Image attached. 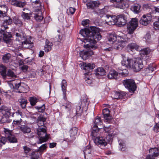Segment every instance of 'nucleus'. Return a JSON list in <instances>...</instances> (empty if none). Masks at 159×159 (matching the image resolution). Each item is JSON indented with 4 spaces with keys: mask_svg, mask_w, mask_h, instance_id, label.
I'll return each instance as SVG.
<instances>
[{
    "mask_svg": "<svg viewBox=\"0 0 159 159\" xmlns=\"http://www.w3.org/2000/svg\"><path fill=\"white\" fill-rule=\"evenodd\" d=\"M80 33L85 38L84 40L85 43L84 45V48L93 49H95L98 48L96 46L97 41L100 40L102 38L98 28L95 26L90 27V29L85 28L81 29Z\"/></svg>",
    "mask_w": 159,
    "mask_h": 159,
    "instance_id": "obj_1",
    "label": "nucleus"
},
{
    "mask_svg": "<svg viewBox=\"0 0 159 159\" xmlns=\"http://www.w3.org/2000/svg\"><path fill=\"white\" fill-rule=\"evenodd\" d=\"M122 56L125 57L123 55ZM121 64L122 66L126 67L132 68L135 72L139 71L143 67L142 60L140 58L133 59L124 57L121 61Z\"/></svg>",
    "mask_w": 159,
    "mask_h": 159,
    "instance_id": "obj_2",
    "label": "nucleus"
},
{
    "mask_svg": "<svg viewBox=\"0 0 159 159\" xmlns=\"http://www.w3.org/2000/svg\"><path fill=\"white\" fill-rule=\"evenodd\" d=\"M37 134L39 137L38 144H41L46 142L50 138V134H47L46 132V127H38L37 129Z\"/></svg>",
    "mask_w": 159,
    "mask_h": 159,
    "instance_id": "obj_3",
    "label": "nucleus"
},
{
    "mask_svg": "<svg viewBox=\"0 0 159 159\" xmlns=\"http://www.w3.org/2000/svg\"><path fill=\"white\" fill-rule=\"evenodd\" d=\"M8 28L7 26L3 24L1 26L0 30V37L3 38L4 41L6 43H9L11 42V39L10 38L11 37V35L10 33L5 32V30ZM1 38H0V40Z\"/></svg>",
    "mask_w": 159,
    "mask_h": 159,
    "instance_id": "obj_4",
    "label": "nucleus"
},
{
    "mask_svg": "<svg viewBox=\"0 0 159 159\" xmlns=\"http://www.w3.org/2000/svg\"><path fill=\"white\" fill-rule=\"evenodd\" d=\"M14 89L18 90L19 93H26L28 90L29 87L24 83L19 82V80L14 81L12 83Z\"/></svg>",
    "mask_w": 159,
    "mask_h": 159,
    "instance_id": "obj_5",
    "label": "nucleus"
},
{
    "mask_svg": "<svg viewBox=\"0 0 159 159\" xmlns=\"http://www.w3.org/2000/svg\"><path fill=\"white\" fill-rule=\"evenodd\" d=\"M123 83L125 87L127 88L130 92L134 93L136 90L137 86L134 80L127 79L124 80Z\"/></svg>",
    "mask_w": 159,
    "mask_h": 159,
    "instance_id": "obj_6",
    "label": "nucleus"
},
{
    "mask_svg": "<svg viewBox=\"0 0 159 159\" xmlns=\"http://www.w3.org/2000/svg\"><path fill=\"white\" fill-rule=\"evenodd\" d=\"M102 123V122L100 117H98L96 119L91 130V135L92 136H96L99 134V129L102 128H98V126H101Z\"/></svg>",
    "mask_w": 159,
    "mask_h": 159,
    "instance_id": "obj_7",
    "label": "nucleus"
},
{
    "mask_svg": "<svg viewBox=\"0 0 159 159\" xmlns=\"http://www.w3.org/2000/svg\"><path fill=\"white\" fill-rule=\"evenodd\" d=\"M138 25V20L136 18H132L127 24V27L128 30V33L131 34L137 28Z\"/></svg>",
    "mask_w": 159,
    "mask_h": 159,
    "instance_id": "obj_8",
    "label": "nucleus"
},
{
    "mask_svg": "<svg viewBox=\"0 0 159 159\" xmlns=\"http://www.w3.org/2000/svg\"><path fill=\"white\" fill-rule=\"evenodd\" d=\"M15 35L16 37V43L18 46V44L22 41L26 39V35L23 30L20 28L18 29V30L15 32Z\"/></svg>",
    "mask_w": 159,
    "mask_h": 159,
    "instance_id": "obj_9",
    "label": "nucleus"
},
{
    "mask_svg": "<svg viewBox=\"0 0 159 159\" xmlns=\"http://www.w3.org/2000/svg\"><path fill=\"white\" fill-rule=\"evenodd\" d=\"M99 133L98 136L93 137V138L94 139V141L95 143L98 146L101 147L106 146L108 143L107 139L103 137H99Z\"/></svg>",
    "mask_w": 159,
    "mask_h": 159,
    "instance_id": "obj_10",
    "label": "nucleus"
},
{
    "mask_svg": "<svg viewBox=\"0 0 159 159\" xmlns=\"http://www.w3.org/2000/svg\"><path fill=\"white\" fill-rule=\"evenodd\" d=\"M19 48H23L25 49H30L34 46L33 43L29 39H26L23 41H21L18 44Z\"/></svg>",
    "mask_w": 159,
    "mask_h": 159,
    "instance_id": "obj_11",
    "label": "nucleus"
},
{
    "mask_svg": "<svg viewBox=\"0 0 159 159\" xmlns=\"http://www.w3.org/2000/svg\"><path fill=\"white\" fill-rule=\"evenodd\" d=\"M149 154L146 157V159H155L153 157H157L159 155V147L150 148L149 150Z\"/></svg>",
    "mask_w": 159,
    "mask_h": 159,
    "instance_id": "obj_12",
    "label": "nucleus"
},
{
    "mask_svg": "<svg viewBox=\"0 0 159 159\" xmlns=\"http://www.w3.org/2000/svg\"><path fill=\"white\" fill-rule=\"evenodd\" d=\"M127 43V42L126 40L123 38H121L120 40L116 42V43L114 45L113 48L116 49L121 50L125 46Z\"/></svg>",
    "mask_w": 159,
    "mask_h": 159,
    "instance_id": "obj_13",
    "label": "nucleus"
},
{
    "mask_svg": "<svg viewBox=\"0 0 159 159\" xmlns=\"http://www.w3.org/2000/svg\"><path fill=\"white\" fill-rule=\"evenodd\" d=\"M5 136L8 138V140L11 143H15L17 142V139L12 132L9 130L5 129Z\"/></svg>",
    "mask_w": 159,
    "mask_h": 159,
    "instance_id": "obj_14",
    "label": "nucleus"
},
{
    "mask_svg": "<svg viewBox=\"0 0 159 159\" xmlns=\"http://www.w3.org/2000/svg\"><path fill=\"white\" fill-rule=\"evenodd\" d=\"M125 0H110V2L113 3H116L115 6L116 8L120 9H124L126 7L125 3L124 2Z\"/></svg>",
    "mask_w": 159,
    "mask_h": 159,
    "instance_id": "obj_15",
    "label": "nucleus"
},
{
    "mask_svg": "<svg viewBox=\"0 0 159 159\" xmlns=\"http://www.w3.org/2000/svg\"><path fill=\"white\" fill-rule=\"evenodd\" d=\"M126 20L125 15L121 14L116 16V23L119 26H123L126 23Z\"/></svg>",
    "mask_w": 159,
    "mask_h": 159,
    "instance_id": "obj_16",
    "label": "nucleus"
},
{
    "mask_svg": "<svg viewBox=\"0 0 159 159\" xmlns=\"http://www.w3.org/2000/svg\"><path fill=\"white\" fill-rule=\"evenodd\" d=\"M46 117H45L43 115L41 114L38 117L36 120V122L39 127H46L44 125V122L46 120Z\"/></svg>",
    "mask_w": 159,
    "mask_h": 159,
    "instance_id": "obj_17",
    "label": "nucleus"
},
{
    "mask_svg": "<svg viewBox=\"0 0 159 159\" xmlns=\"http://www.w3.org/2000/svg\"><path fill=\"white\" fill-rule=\"evenodd\" d=\"M110 111L107 108H105L102 110V114L103 115L104 121L106 122H110L112 119V118L110 115Z\"/></svg>",
    "mask_w": 159,
    "mask_h": 159,
    "instance_id": "obj_18",
    "label": "nucleus"
},
{
    "mask_svg": "<svg viewBox=\"0 0 159 159\" xmlns=\"http://www.w3.org/2000/svg\"><path fill=\"white\" fill-rule=\"evenodd\" d=\"M80 54V57L83 59L85 60L87 57L93 55V52L90 49H88L86 50H85L81 51Z\"/></svg>",
    "mask_w": 159,
    "mask_h": 159,
    "instance_id": "obj_19",
    "label": "nucleus"
},
{
    "mask_svg": "<svg viewBox=\"0 0 159 159\" xmlns=\"http://www.w3.org/2000/svg\"><path fill=\"white\" fill-rule=\"evenodd\" d=\"M126 94V92L123 91H114L112 94V98L113 99H122L124 98Z\"/></svg>",
    "mask_w": 159,
    "mask_h": 159,
    "instance_id": "obj_20",
    "label": "nucleus"
},
{
    "mask_svg": "<svg viewBox=\"0 0 159 159\" xmlns=\"http://www.w3.org/2000/svg\"><path fill=\"white\" fill-rule=\"evenodd\" d=\"M80 104L82 105V107L84 108L85 110L87 109L89 102L88 101V98L86 94H84L81 97Z\"/></svg>",
    "mask_w": 159,
    "mask_h": 159,
    "instance_id": "obj_21",
    "label": "nucleus"
},
{
    "mask_svg": "<svg viewBox=\"0 0 159 159\" xmlns=\"http://www.w3.org/2000/svg\"><path fill=\"white\" fill-rule=\"evenodd\" d=\"M106 17L107 19L106 21L108 25H114L116 23V16H111L110 15H106Z\"/></svg>",
    "mask_w": 159,
    "mask_h": 159,
    "instance_id": "obj_22",
    "label": "nucleus"
},
{
    "mask_svg": "<svg viewBox=\"0 0 159 159\" xmlns=\"http://www.w3.org/2000/svg\"><path fill=\"white\" fill-rule=\"evenodd\" d=\"M151 18L148 16L143 15L139 21L140 23L143 25H147L150 22Z\"/></svg>",
    "mask_w": 159,
    "mask_h": 159,
    "instance_id": "obj_23",
    "label": "nucleus"
},
{
    "mask_svg": "<svg viewBox=\"0 0 159 159\" xmlns=\"http://www.w3.org/2000/svg\"><path fill=\"white\" fill-rule=\"evenodd\" d=\"M139 46L136 43H131L129 44L126 48L128 51L133 52L135 50L139 51Z\"/></svg>",
    "mask_w": 159,
    "mask_h": 159,
    "instance_id": "obj_24",
    "label": "nucleus"
},
{
    "mask_svg": "<svg viewBox=\"0 0 159 159\" xmlns=\"http://www.w3.org/2000/svg\"><path fill=\"white\" fill-rule=\"evenodd\" d=\"M61 90L63 92V98L65 100H66L67 98L66 96V88L67 85V82L65 80H63L61 84Z\"/></svg>",
    "mask_w": 159,
    "mask_h": 159,
    "instance_id": "obj_25",
    "label": "nucleus"
},
{
    "mask_svg": "<svg viewBox=\"0 0 159 159\" xmlns=\"http://www.w3.org/2000/svg\"><path fill=\"white\" fill-rule=\"evenodd\" d=\"M33 14V17L37 21H40L43 19V17L42 16V11L40 9L36 10L35 12Z\"/></svg>",
    "mask_w": 159,
    "mask_h": 159,
    "instance_id": "obj_26",
    "label": "nucleus"
},
{
    "mask_svg": "<svg viewBox=\"0 0 159 159\" xmlns=\"http://www.w3.org/2000/svg\"><path fill=\"white\" fill-rule=\"evenodd\" d=\"M100 4L99 1H96L88 2L86 4V5L88 8L93 9L95 7H98Z\"/></svg>",
    "mask_w": 159,
    "mask_h": 159,
    "instance_id": "obj_27",
    "label": "nucleus"
},
{
    "mask_svg": "<svg viewBox=\"0 0 159 159\" xmlns=\"http://www.w3.org/2000/svg\"><path fill=\"white\" fill-rule=\"evenodd\" d=\"M84 111H86V110H85L84 108L82 107V105H81L80 103L79 105L76 106V115L77 116H80Z\"/></svg>",
    "mask_w": 159,
    "mask_h": 159,
    "instance_id": "obj_28",
    "label": "nucleus"
},
{
    "mask_svg": "<svg viewBox=\"0 0 159 159\" xmlns=\"http://www.w3.org/2000/svg\"><path fill=\"white\" fill-rule=\"evenodd\" d=\"M83 66L84 69L87 72L90 71L91 70H93L95 67V65L93 64H91L90 63H83Z\"/></svg>",
    "mask_w": 159,
    "mask_h": 159,
    "instance_id": "obj_29",
    "label": "nucleus"
},
{
    "mask_svg": "<svg viewBox=\"0 0 159 159\" xmlns=\"http://www.w3.org/2000/svg\"><path fill=\"white\" fill-rule=\"evenodd\" d=\"M11 4L15 6L20 7H23L25 5V3L19 1L17 0H12L11 2Z\"/></svg>",
    "mask_w": 159,
    "mask_h": 159,
    "instance_id": "obj_30",
    "label": "nucleus"
},
{
    "mask_svg": "<svg viewBox=\"0 0 159 159\" xmlns=\"http://www.w3.org/2000/svg\"><path fill=\"white\" fill-rule=\"evenodd\" d=\"M18 129L24 134L29 133L31 132L30 128L26 125H20Z\"/></svg>",
    "mask_w": 159,
    "mask_h": 159,
    "instance_id": "obj_31",
    "label": "nucleus"
},
{
    "mask_svg": "<svg viewBox=\"0 0 159 159\" xmlns=\"http://www.w3.org/2000/svg\"><path fill=\"white\" fill-rule=\"evenodd\" d=\"M116 35L115 34H110L108 38V43L113 44L114 42H116Z\"/></svg>",
    "mask_w": 159,
    "mask_h": 159,
    "instance_id": "obj_32",
    "label": "nucleus"
},
{
    "mask_svg": "<svg viewBox=\"0 0 159 159\" xmlns=\"http://www.w3.org/2000/svg\"><path fill=\"white\" fill-rule=\"evenodd\" d=\"M118 73L115 70H111L107 75L108 78L109 79H116L117 78Z\"/></svg>",
    "mask_w": 159,
    "mask_h": 159,
    "instance_id": "obj_33",
    "label": "nucleus"
},
{
    "mask_svg": "<svg viewBox=\"0 0 159 159\" xmlns=\"http://www.w3.org/2000/svg\"><path fill=\"white\" fill-rule=\"evenodd\" d=\"M5 79H9V78H17V76L16 75L13 70L11 69L8 70L6 74Z\"/></svg>",
    "mask_w": 159,
    "mask_h": 159,
    "instance_id": "obj_34",
    "label": "nucleus"
},
{
    "mask_svg": "<svg viewBox=\"0 0 159 159\" xmlns=\"http://www.w3.org/2000/svg\"><path fill=\"white\" fill-rule=\"evenodd\" d=\"M141 6L139 4L135 3L133 4L131 7V10L134 13H138L140 11Z\"/></svg>",
    "mask_w": 159,
    "mask_h": 159,
    "instance_id": "obj_35",
    "label": "nucleus"
},
{
    "mask_svg": "<svg viewBox=\"0 0 159 159\" xmlns=\"http://www.w3.org/2000/svg\"><path fill=\"white\" fill-rule=\"evenodd\" d=\"M155 69V65L154 64H150L148 66V67L144 70L146 74L148 75L149 73H152Z\"/></svg>",
    "mask_w": 159,
    "mask_h": 159,
    "instance_id": "obj_36",
    "label": "nucleus"
},
{
    "mask_svg": "<svg viewBox=\"0 0 159 159\" xmlns=\"http://www.w3.org/2000/svg\"><path fill=\"white\" fill-rule=\"evenodd\" d=\"M6 69L7 67L5 66L2 65H0V74L4 79L6 77Z\"/></svg>",
    "mask_w": 159,
    "mask_h": 159,
    "instance_id": "obj_37",
    "label": "nucleus"
},
{
    "mask_svg": "<svg viewBox=\"0 0 159 159\" xmlns=\"http://www.w3.org/2000/svg\"><path fill=\"white\" fill-rule=\"evenodd\" d=\"M53 44L50 42L48 40H46V44L44 46V50L45 52H48L50 51L52 47Z\"/></svg>",
    "mask_w": 159,
    "mask_h": 159,
    "instance_id": "obj_38",
    "label": "nucleus"
},
{
    "mask_svg": "<svg viewBox=\"0 0 159 159\" xmlns=\"http://www.w3.org/2000/svg\"><path fill=\"white\" fill-rule=\"evenodd\" d=\"M139 51H140V53L141 55H147L149 54L151 51V50L148 48H144L141 50L139 49Z\"/></svg>",
    "mask_w": 159,
    "mask_h": 159,
    "instance_id": "obj_39",
    "label": "nucleus"
},
{
    "mask_svg": "<svg viewBox=\"0 0 159 159\" xmlns=\"http://www.w3.org/2000/svg\"><path fill=\"white\" fill-rule=\"evenodd\" d=\"M18 102L19 103L22 108H25L26 107L27 101L26 99L21 98L18 100Z\"/></svg>",
    "mask_w": 159,
    "mask_h": 159,
    "instance_id": "obj_40",
    "label": "nucleus"
},
{
    "mask_svg": "<svg viewBox=\"0 0 159 159\" xmlns=\"http://www.w3.org/2000/svg\"><path fill=\"white\" fill-rule=\"evenodd\" d=\"M10 110L8 109L7 107L2 106L0 109V111L2 112L3 114L7 115V116L10 115Z\"/></svg>",
    "mask_w": 159,
    "mask_h": 159,
    "instance_id": "obj_41",
    "label": "nucleus"
},
{
    "mask_svg": "<svg viewBox=\"0 0 159 159\" xmlns=\"http://www.w3.org/2000/svg\"><path fill=\"white\" fill-rule=\"evenodd\" d=\"M96 75H103L105 74V71L102 68L99 67L95 71Z\"/></svg>",
    "mask_w": 159,
    "mask_h": 159,
    "instance_id": "obj_42",
    "label": "nucleus"
},
{
    "mask_svg": "<svg viewBox=\"0 0 159 159\" xmlns=\"http://www.w3.org/2000/svg\"><path fill=\"white\" fill-rule=\"evenodd\" d=\"M29 101L31 106H33L36 105L38 101V99L35 97H30L29 98Z\"/></svg>",
    "mask_w": 159,
    "mask_h": 159,
    "instance_id": "obj_43",
    "label": "nucleus"
},
{
    "mask_svg": "<svg viewBox=\"0 0 159 159\" xmlns=\"http://www.w3.org/2000/svg\"><path fill=\"white\" fill-rule=\"evenodd\" d=\"M8 138L2 136L0 135V147H1L2 145H4L7 142Z\"/></svg>",
    "mask_w": 159,
    "mask_h": 159,
    "instance_id": "obj_44",
    "label": "nucleus"
},
{
    "mask_svg": "<svg viewBox=\"0 0 159 159\" xmlns=\"http://www.w3.org/2000/svg\"><path fill=\"white\" fill-rule=\"evenodd\" d=\"M78 129L76 127H73L70 129L69 131L70 137H72L76 135Z\"/></svg>",
    "mask_w": 159,
    "mask_h": 159,
    "instance_id": "obj_45",
    "label": "nucleus"
},
{
    "mask_svg": "<svg viewBox=\"0 0 159 159\" xmlns=\"http://www.w3.org/2000/svg\"><path fill=\"white\" fill-rule=\"evenodd\" d=\"M13 21L15 24L19 26L22 25V23L21 20L17 17H14L13 18Z\"/></svg>",
    "mask_w": 159,
    "mask_h": 159,
    "instance_id": "obj_46",
    "label": "nucleus"
},
{
    "mask_svg": "<svg viewBox=\"0 0 159 159\" xmlns=\"http://www.w3.org/2000/svg\"><path fill=\"white\" fill-rule=\"evenodd\" d=\"M63 106L65 107L66 109L68 111H70L72 108L71 103L68 101H67Z\"/></svg>",
    "mask_w": 159,
    "mask_h": 159,
    "instance_id": "obj_47",
    "label": "nucleus"
},
{
    "mask_svg": "<svg viewBox=\"0 0 159 159\" xmlns=\"http://www.w3.org/2000/svg\"><path fill=\"white\" fill-rule=\"evenodd\" d=\"M11 55L9 53H7L4 55L2 59L5 63H7Z\"/></svg>",
    "mask_w": 159,
    "mask_h": 159,
    "instance_id": "obj_48",
    "label": "nucleus"
},
{
    "mask_svg": "<svg viewBox=\"0 0 159 159\" xmlns=\"http://www.w3.org/2000/svg\"><path fill=\"white\" fill-rule=\"evenodd\" d=\"M21 16L22 18L25 20H29L30 19V15L28 13H26L24 12H22Z\"/></svg>",
    "mask_w": 159,
    "mask_h": 159,
    "instance_id": "obj_49",
    "label": "nucleus"
},
{
    "mask_svg": "<svg viewBox=\"0 0 159 159\" xmlns=\"http://www.w3.org/2000/svg\"><path fill=\"white\" fill-rule=\"evenodd\" d=\"M35 107L39 112H43L45 109V105L44 104L41 107L36 106Z\"/></svg>",
    "mask_w": 159,
    "mask_h": 159,
    "instance_id": "obj_50",
    "label": "nucleus"
},
{
    "mask_svg": "<svg viewBox=\"0 0 159 159\" xmlns=\"http://www.w3.org/2000/svg\"><path fill=\"white\" fill-rule=\"evenodd\" d=\"M12 22V19L9 17L8 19H7L4 21L3 22V24H5L7 26V25H11Z\"/></svg>",
    "mask_w": 159,
    "mask_h": 159,
    "instance_id": "obj_51",
    "label": "nucleus"
},
{
    "mask_svg": "<svg viewBox=\"0 0 159 159\" xmlns=\"http://www.w3.org/2000/svg\"><path fill=\"white\" fill-rule=\"evenodd\" d=\"M20 68L23 72H26L28 70V66L27 65L24 64L21 66H20Z\"/></svg>",
    "mask_w": 159,
    "mask_h": 159,
    "instance_id": "obj_52",
    "label": "nucleus"
},
{
    "mask_svg": "<svg viewBox=\"0 0 159 159\" xmlns=\"http://www.w3.org/2000/svg\"><path fill=\"white\" fill-rule=\"evenodd\" d=\"M90 20L88 19L84 20L82 21V25L84 26L88 27L89 26Z\"/></svg>",
    "mask_w": 159,
    "mask_h": 159,
    "instance_id": "obj_53",
    "label": "nucleus"
},
{
    "mask_svg": "<svg viewBox=\"0 0 159 159\" xmlns=\"http://www.w3.org/2000/svg\"><path fill=\"white\" fill-rule=\"evenodd\" d=\"M47 147L46 144H44L42 145L39 148V151L40 152H42L44 150L46 149Z\"/></svg>",
    "mask_w": 159,
    "mask_h": 159,
    "instance_id": "obj_54",
    "label": "nucleus"
},
{
    "mask_svg": "<svg viewBox=\"0 0 159 159\" xmlns=\"http://www.w3.org/2000/svg\"><path fill=\"white\" fill-rule=\"evenodd\" d=\"M153 26L154 28L156 30L159 29V21L158 20L155 21L153 23Z\"/></svg>",
    "mask_w": 159,
    "mask_h": 159,
    "instance_id": "obj_55",
    "label": "nucleus"
},
{
    "mask_svg": "<svg viewBox=\"0 0 159 159\" xmlns=\"http://www.w3.org/2000/svg\"><path fill=\"white\" fill-rule=\"evenodd\" d=\"M6 15L5 10L0 9V17H4Z\"/></svg>",
    "mask_w": 159,
    "mask_h": 159,
    "instance_id": "obj_56",
    "label": "nucleus"
},
{
    "mask_svg": "<svg viewBox=\"0 0 159 159\" xmlns=\"http://www.w3.org/2000/svg\"><path fill=\"white\" fill-rule=\"evenodd\" d=\"M129 73V72L128 70L126 69H124L122 70V72L121 73V75L123 76H127Z\"/></svg>",
    "mask_w": 159,
    "mask_h": 159,
    "instance_id": "obj_57",
    "label": "nucleus"
},
{
    "mask_svg": "<svg viewBox=\"0 0 159 159\" xmlns=\"http://www.w3.org/2000/svg\"><path fill=\"white\" fill-rule=\"evenodd\" d=\"M62 39V36L60 35H57L55 39L56 42H61Z\"/></svg>",
    "mask_w": 159,
    "mask_h": 159,
    "instance_id": "obj_58",
    "label": "nucleus"
},
{
    "mask_svg": "<svg viewBox=\"0 0 159 159\" xmlns=\"http://www.w3.org/2000/svg\"><path fill=\"white\" fill-rule=\"evenodd\" d=\"M88 75L85 77L84 78L85 81L86 83L88 84H90L92 82V80L91 79H90V78L88 77H87Z\"/></svg>",
    "mask_w": 159,
    "mask_h": 159,
    "instance_id": "obj_59",
    "label": "nucleus"
},
{
    "mask_svg": "<svg viewBox=\"0 0 159 159\" xmlns=\"http://www.w3.org/2000/svg\"><path fill=\"white\" fill-rule=\"evenodd\" d=\"M153 130L156 132H158L159 131V125L158 123H156V125H154Z\"/></svg>",
    "mask_w": 159,
    "mask_h": 159,
    "instance_id": "obj_60",
    "label": "nucleus"
},
{
    "mask_svg": "<svg viewBox=\"0 0 159 159\" xmlns=\"http://www.w3.org/2000/svg\"><path fill=\"white\" fill-rule=\"evenodd\" d=\"M119 145H120V148L121 150L122 151H124L125 147V143H124L120 142L119 143Z\"/></svg>",
    "mask_w": 159,
    "mask_h": 159,
    "instance_id": "obj_61",
    "label": "nucleus"
},
{
    "mask_svg": "<svg viewBox=\"0 0 159 159\" xmlns=\"http://www.w3.org/2000/svg\"><path fill=\"white\" fill-rule=\"evenodd\" d=\"M16 60L18 61V62L19 63V66H21L23 65L24 64V63L23 62V61L21 59H20L18 57H17L16 58Z\"/></svg>",
    "mask_w": 159,
    "mask_h": 159,
    "instance_id": "obj_62",
    "label": "nucleus"
},
{
    "mask_svg": "<svg viewBox=\"0 0 159 159\" xmlns=\"http://www.w3.org/2000/svg\"><path fill=\"white\" fill-rule=\"evenodd\" d=\"M75 8L71 7H70L69 9V11L70 13L71 14H73L75 13Z\"/></svg>",
    "mask_w": 159,
    "mask_h": 159,
    "instance_id": "obj_63",
    "label": "nucleus"
},
{
    "mask_svg": "<svg viewBox=\"0 0 159 159\" xmlns=\"http://www.w3.org/2000/svg\"><path fill=\"white\" fill-rule=\"evenodd\" d=\"M24 151L25 153H27L31 150V149L27 146H25L24 147Z\"/></svg>",
    "mask_w": 159,
    "mask_h": 159,
    "instance_id": "obj_64",
    "label": "nucleus"
}]
</instances>
